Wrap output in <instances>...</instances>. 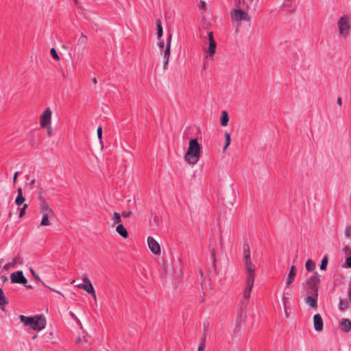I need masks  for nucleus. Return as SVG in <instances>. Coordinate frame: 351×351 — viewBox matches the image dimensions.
<instances>
[{"mask_svg": "<svg viewBox=\"0 0 351 351\" xmlns=\"http://www.w3.org/2000/svg\"><path fill=\"white\" fill-rule=\"evenodd\" d=\"M161 255V249L160 244L155 241V261H157L159 266L158 271L161 278L167 277L171 278L176 281H180L183 277L182 264L180 260L174 265L171 261H169L165 252Z\"/></svg>", "mask_w": 351, "mask_h": 351, "instance_id": "1", "label": "nucleus"}, {"mask_svg": "<svg viewBox=\"0 0 351 351\" xmlns=\"http://www.w3.org/2000/svg\"><path fill=\"white\" fill-rule=\"evenodd\" d=\"M243 262L246 269V279L245 287L243 291V298L241 300L242 304H245L250 298L255 279V266L251 261V257L247 259L243 258Z\"/></svg>", "mask_w": 351, "mask_h": 351, "instance_id": "2", "label": "nucleus"}, {"mask_svg": "<svg viewBox=\"0 0 351 351\" xmlns=\"http://www.w3.org/2000/svg\"><path fill=\"white\" fill-rule=\"evenodd\" d=\"M201 146L196 138H192L189 143V147L184 155V160L189 165H195L200 158Z\"/></svg>", "mask_w": 351, "mask_h": 351, "instance_id": "3", "label": "nucleus"}, {"mask_svg": "<svg viewBox=\"0 0 351 351\" xmlns=\"http://www.w3.org/2000/svg\"><path fill=\"white\" fill-rule=\"evenodd\" d=\"M40 212L43 215V218L40 222V226H49L51 223L49 220V218H52L54 216V211L51 208L49 207L45 199L42 196L41 194L38 196Z\"/></svg>", "mask_w": 351, "mask_h": 351, "instance_id": "4", "label": "nucleus"}, {"mask_svg": "<svg viewBox=\"0 0 351 351\" xmlns=\"http://www.w3.org/2000/svg\"><path fill=\"white\" fill-rule=\"evenodd\" d=\"M171 34H170L167 40V44L164 42H159L158 45L160 49L161 54L163 55L165 61H164V69H167L169 59L170 56V49H171Z\"/></svg>", "mask_w": 351, "mask_h": 351, "instance_id": "5", "label": "nucleus"}, {"mask_svg": "<svg viewBox=\"0 0 351 351\" xmlns=\"http://www.w3.org/2000/svg\"><path fill=\"white\" fill-rule=\"evenodd\" d=\"M337 26L339 28V35L346 37L348 35L350 29V18L346 15L341 16L337 22Z\"/></svg>", "mask_w": 351, "mask_h": 351, "instance_id": "6", "label": "nucleus"}, {"mask_svg": "<svg viewBox=\"0 0 351 351\" xmlns=\"http://www.w3.org/2000/svg\"><path fill=\"white\" fill-rule=\"evenodd\" d=\"M320 282V276L315 272L306 281L308 292H318V286Z\"/></svg>", "mask_w": 351, "mask_h": 351, "instance_id": "7", "label": "nucleus"}, {"mask_svg": "<svg viewBox=\"0 0 351 351\" xmlns=\"http://www.w3.org/2000/svg\"><path fill=\"white\" fill-rule=\"evenodd\" d=\"M231 17L233 21L237 22L241 21L249 22L250 21V17L249 16L248 14L246 12L241 10V9H235L233 12H232Z\"/></svg>", "mask_w": 351, "mask_h": 351, "instance_id": "8", "label": "nucleus"}, {"mask_svg": "<svg viewBox=\"0 0 351 351\" xmlns=\"http://www.w3.org/2000/svg\"><path fill=\"white\" fill-rule=\"evenodd\" d=\"M46 326V319L42 315H38L33 317V324L31 328L34 330H40Z\"/></svg>", "mask_w": 351, "mask_h": 351, "instance_id": "9", "label": "nucleus"}, {"mask_svg": "<svg viewBox=\"0 0 351 351\" xmlns=\"http://www.w3.org/2000/svg\"><path fill=\"white\" fill-rule=\"evenodd\" d=\"M82 280L84 283H80L76 285L80 289L86 291L88 293H93L94 287L86 275H83Z\"/></svg>", "mask_w": 351, "mask_h": 351, "instance_id": "10", "label": "nucleus"}, {"mask_svg": "<svg viewBox=\"0 0 351 351\" xmlns=\"http://www.w3.org/2000/svg\"><path fill=\"white\" fill-rule=\"evenodd\" d=\"M51 110L49 108H47L40 116V127L45 128L51 125Z\"/></svg>", "mask_w": 351, "mask_h": 351, "instance_id": "11", "label": "nucleus"}, {"mask_svg": "<svg viewBox=\"0 0 351 351\" xmlns=\"http://www.w3.org/2000/svg\"><path fill=\"white\" fill-rule=\"evenodd\" d=\"M10 280L12 283H18L22 285H25L27 282V280L24 276L22 271H17L16 272H13L10 275Z\"/></svg>", "mask_w": 351, "mask_h": 351, "instance_id": "12", "label": "nucleus"}, {"mask_svg": "<svg viewBox=\"0 0 351 351\" xmlns=\"http://www.w3.org/2000/svg\"><path fill=\"white\" fill-rule=\"evenodd\" d=\"M312 295L306 297L304 301L305 303L308 305L311 308L317 309V299L318 292H309Z\"/></svg>", "mask_w": 351, "mask_h": 351, "instance_id": "13", "label": "nucleus"}, {"mask_svg": "<svg viewBox=\"0 0 351 351\" xmlns=\"http://www.w3.org/2000/svg\"><path fill=\"white\" fill-rule=\"evenodd\" d=\"M208 38L209 40L208 53L210 56H213L216 53V48H217V43L215 40L214 34H213V32H208Z\"/></svg>", "mask_w": 351, "mask_h": 351, "instance_id": "14", "label": "nucleus"}, {"mask_svg": "<svg viewBox=\"0 0 351 351\" xmlns=\"http://www.w3.org/2000/svg\"><path fill=\"white\" fill-rule=\"evenodd\" d=\"M313 326L316 331L320 332L323 330V319L319 313L313 317Z\"/></svg>", "mask_w": 351, "mask_h": 351, "instance_id": "15", "label": "nucleus"}, {"mask_svg": "<svg viewBox=\"0 0 351 351\" xmlns=\"http://www.w3.org/2000/svg\"><path fill=\"white\" fill-rule=\"evenodd\" d=\"M296 273H297L296 267L294 265H292L290 268V270H289V272L288 274V277H287V280L286 282V284L287 286H289L291 284H292L293 282V281L295 280Z\"/></svg>", "mask_w": 351, "mask_h": 351, "instance_id": "16", "label": "nucleus"}, {"mask_svg": "<svg viewBox=\"0 0 351 351\" xmlns=\"http://www.w3.org/2000/svg\"><path fill=\"white\" fill-rule=\"evenodd\" d=\"M340 327L344 332H348L351 330V322L348 319H343Z\"/></svg>", "mask_w": 351, "mask_h": 351, "instance_id": "17", "label": "nucleus"}, {"mask_svg": "<svg viewBox=\"0 0 351 351\" xmlns=\"http://www.w3.org/2000/svg\"><path fill=\"white\" fill-rule=\"evenodd\" d=\"M18 195L15 199V203L17 206L23 205L24 202L25 201V198L23 196V191L21 188H19L17 190Z\"/></svg>", "mask_w": 351, "mask_h": 351, "instance_id": "18", "label": "nucleus"}, {"mask_svg": "<svg viewBox=\"0 0 351 351\" xmlns=\"http://www.w3.org/2000/svg\"><path fill=\"white\" fill-rule=\"evenodd\" d=\"M116 231L124 239L128 238V232L126 228L122 224H118Z\"/></svg>", "mask_w": 351, "mask_h": 351, "instance_id": "19", "label": "nucleus"}, {"mask_svg": "<svg viewBox=\"0 0 351 351\" xmlns=\"http://www.w3.org/2000/svg\"><path fill=\"white\" fill-rule=\"evenodd\" d=\"M229 121V116L228 112L226 110L222 111L221 116L220 118L221 125L223 127L228 125Z\"/></svg>", "mask_w": 351, "mask_h": 351, "instance_id": "20", "label": "nucleus"}, {"mask_svg": "<svg viewBox=\"0 0 351 351\" xmlns=\"http://www.w3.org/2000/svg\"><path fill=\"white\" fill-rule=\"evenodd\" d=\"M19 319L25 326H29L32 327V324H33V317H26L25 315H21L19 316Z\"/></svg>", "mask_w": 351, "mask_h": 351, "instance_id": "21", "label": "nucleus"}, {"mask_svg": "<svg viewBox=\"0 0 351 351\" xmlns=\"http://www.w3.org/2000/svg\"><path fill=\"white\" fill-rule=\"evenodd\" d=\"M349 301L346 299H339L338 308L340 311H344L348 308Z\"/></svg>", "mask_w": 351, "mask_h": 351, "instance_id": "22", "label": "nucleus"}, {"mask_svg": "<svg viewBox=\"0 0 351 351\" xmlns=\"http://www.w3.org/2000/svg\"><path fill=\"white\" fill-rule=\"evenodd\" d=\"M209 249L211 252L212 258H213V267L215 268L216 262H217V250L215 247L211 244L209 245Z\"/></svg>", "mask_w": 351, "mask_h": 351, "instance_id": "23", "label": "nucleus"}, {"mask_svg": "<svg viewBox=\"0 0 351 351\" xmlns=\"http://www.w3.org/2000/svg\"><path fill=\"white\" fill-rule=\"evenodd\" d=\"M306 269L308 271H313L315 268V264L311 259H308L305 264Z\"/></svg>", "mask_w": 351, "mask_h": 351, "instance_id": "24", "label": "nucleus"}, {"mask_svg": "<svg viewBox=\"0 0 351 351\" xmlns=\"http://www.w3.org/2000/svg\"><path fill=\"white\" fill-rule=\"evenodd\" d=\"M26 180H27V182H26V187L29 188V190H32L34 187V184L36 183V180L35 179H31L30 178V176L29 175H26Z\"/></svg>", "mask_w": 351, "mask_h": 351, "instance_id": "25", "label": "nucleus"}, {"mask_svg": "<svg viewBox=\"0 0 351 351\" xmlns=\"http://www.w3.org/2000/svg\"><path fill=\"white\" fill-rule=\"evenodd\" d=\"M156 23V30H157L158 38L160 39L162 37V34H163L162 23H161V21L159 20H157Z\"/></svg>", "mask_w": 351, "mask_h": 351, "instance_id": "26", "label": "nucleus"}, {"mask_svg": "<svg viewBox=\"0 0 351 351\" xmlns=\"http://www.w3.org/2000/svg\"><path fill=\"white\" fill-rule=\"evenodd\" d=\"M8 304V301L6 299L5 294L2 289H0V307L2 308V306Z\"/></svg>", "mask_w": 351, "mask_h": 351, "instance_id": "27", "label": "nucleus"}, {"mask_svg": "<svg viewBox=\"0 0 351 351\" xmlns=\"http://www.w3.org/2000/svg\"><path fill=\"white\" fill-rule=\"evenodd\" d=\"M243 258L244 259H247L249 258H250V245L247 243H245L243 245Z\"/></svg>", "mask_w": 351, "mask_h": 351, "instance_id": "28", "label": "nucleus"}, {"mask_svg": "<svg viewBox=\"0 0 351 351\" xmlns=\"http://www.w3.org/2000/svg\"><path fill=\"white\" fill-rule=\"evenodd\" d=\"M113 225L115 224H121V215L119 213H114L112 216Z\"/></svg>", "mask_w": 351, "mask_h": 351, "instance_id": "29", "label": "nucleus"}, {"mask_svg": "<svg viewBox=\"0 0 351 351\" xmlns=\"http://www.w3.org/2000/svg\"><path fill=\"white\" fill-rule=\"evenodd\" d=\"M225 145L224 147H223V152H225V151L226 150V149L228 148V147L230 145V142H231V138H230V135L229 133L226 132L225 133Z\"/></svg>", "mask_w": 351, "mask_h": 351, "instance_id": "30", "label": "nucleus"}, {"mask_svg": "<svg viewBox=\"0 0 351 351\" xmlns=\"http://www.w3.org/2000/svg\"><path fill=\"white\" fill-rule=\"evenodd\" d=\"M87 40H88L87 36L85 34H82L81 36L78 38L77 44L79 45H85L87 43Z\"/></svg>", "mask_w": 351, "mask_h": 351, "instance_id": "31", "label": "nucleus"}, {"mask_svg": "<svg viewBox=\"0 0 351 351\" xmlns=\"http://www.w3.org/2000/svg\"><path fill=\"white\" fill-rule=\"evenodd\" d=\"M328 263V256H325L321 262L320 269L325 270L327 267Z\"/></svg>", "mask_w": 351, "mask_h": 351, "instance_id": "32", "label": "nucleus"}, {"mask_svg": "<svg viewBox=\"0 0 351 351\" xmlns=\"http://www.w3.org/2000/svg\"><path fill=\"white\" fill-rule=\"evenodd\" d=\"M12 263H13L14 266H15L16 264L23 265V259L21 256L18 255L13 258Z\"/></svg>", "mask_w": 351, "mask_h": 351, "instance_id": "33", "label": "nucleus"}, {"mask_svg": "<svg viewBox=\"0 0 351 351\" xmlns=\"http://www.w3.org/2000/svg\"><path fill=\"white\" fill-rule=\"evenodd\" d=\"M28 206L27 204H24L23 205V207L20 208V210H19V217H22L25 215V212H26V209L27 208Z\"/></svg>", "mask_w": 351, "mask_h": 351, "instance_id": "34", "label": "nucleus"}, {"mask_svg": "<svg viewBox=\"0 0 351 351\" xmlns=\"http://www.w3.org/2000/svg\"><path fill=\"white\" fill-rule=\"evenodd\" d=\"M147 243L150 250L154 252V238L152 237H148Z\"/></svg>", "mask_w": 351, "mask_h": 351, "instance_id": "35", "label": "nucleus"}, {"mask_svg": "<svg viewBox=\"0 0 351 351\" xmlns=\"http://www.w3.org/2000/svg\"><path fill=\"white\" fill-rule=\"evenodd\" d=\"M50 53L53 58H54L56 60H60V56L58 55V53L54 48L51 49Z\"/></svg>", "mask_w": 351, "mask_h": 351, "instance_id": "36", "label": "nucleus"}, {"mask_svg": "<svg viewBox=\"0 0 351 351\" xmlns=\"http://www.w3.org/2000/svg\"><path fill=\"white\" fill-rule=\"evenodd\" d=\"M242 309L239 310L237 313V324H239L241 322V317H242Z\"/></svg>", "mask_w": 351, "mask_h": 351, "instance_id": "37", "label": "nucleus"}, {"mask_svg": "<svg viewBox=\"0 0 351 351\" xmlns=\"http://www.w3.org/2000/svg\"><path fill=\"white\" fill-rule=\"evenodd\" d=\"M204 338L202 339V341L198 347V351H204L205 343H204Z\"/></svg>", "mask_w": 351, "mask_h": 351, "instance_id": "38", "label": "nucleus"}, {"mask_svg": "<svg viewBox=\"0 0 351 351\" xmlns=\"http://www.w3.org/2000/svg\"><path fill=\"white\" fill-rule=\"evenodd\" d=\"M345 235L346 237H350L351 236V226H346L344 231Z\"/></svg>", "mask_w": 351, "mask_h": 351, "instance_id": "39", "label": "nucleus"}, {"mask_svg": "<svg viewBox=\"0 0 351 351\" xmlns=\"http://www.w3.org/2000/svg\"><path fill=\"white\" fill-rule=\"evenodd\" d=\"M45 128L47 129V134L49 136H51L53 135V130H52V128H51V125H49V126L45 127Z\"/></svg>", "mask_w": 351, "mask_h": 351, "instance_id": "40", "label": "nucleus"}, {"mask_svg": "<svg viewBox=\"0 0 351 351\" xmlns=\"http://www.w3.org/2000/svg\"><path fill=\"white\" fill-rule=\"evenodd\" d=\"M98 138L101 140L102 138V128L99 126L97 130Z\"/></svg>", "mask_w": 351, "mask_h": 351, "instance_id": "41", "label": "nucleus"}, {"mask_svg": "<svg viewBox=\"0 0 351 351\" xmlns=\"http://www.w3.org/2000/svg\"><path fill=\"white\" fill-rule=\"evenodd\" d=\"M14 265L12 262L10 263H8L7 264H5L3 267V270H8L10 267H14Z\"/></svg>", "mask_w": 351, "mask_h": 351, "instance_id": "42", "label": "nucleus"}, {"mask_svg": "<svg viewBox=\"0 0 351 351\" xmlns=\"http://www.w3.org/2000/svg\"><path fill=\"white\" fill-rule=\"evenodd\" d=\"M132 211H123L121 215L123 217H129L132 215Z\"/></svg>", "mask_w": 351, "mask_h": 351, "instance_id": "43", "label": "nucleus"}, {"mask_svg": "<svg viewBox=\"0 0 351 351\" xmlns=\"http://www.w3.org/2000/svg\"><path fill=\"white\" fill-rule=\"evenodd\" d=\"M29 270H30V272L32 273V274L35 277V278L37 280H40V278L39 276L36 274L34 270L32 268H30Z\"/></svg>", "mask_w": 351, "mask_h": 351, "instance_id": "44", "label": "nucleus"}, {"mask_svg": "<svg viewBox=\"0 0 351 351\" xmlns=\"http://www.w3.org/2000/svg\"><path fill=\"white\" fill-rule=\"evenodd\" d=\"M347 267L351 268V256L346 258Z\"/></svg>", "mask_w": 351, "mask_h": 351, "instance_id": "45", "label": "nucleus"}, {"mask_svg": "<svg viewBox=\"0 0 351 351\" xmlns=\"http://www.w3.org/2000/svg\"><path fill=\"white\" fill-rule=\"evenodd\" d=\"M199 274L200 278L202 279L201 285H202L203 284V281H204V272H203L202 269H199Z\"/></svg>", "mask_w": 351, "mask_h": 351, "instance_id": "46", "label": "nucleus"}, {"mask_svg": "<svg viewBox=\"0 0 351 351\" xmlns=\"http://www.w3.org/2000/svg\"><path fill=\"white\" fill-rule=\"evenodd\" d=\"M206 2L204 1H200L199 2V8L204 9L206 8Z\"/></svg>", "mask_w": 351, "mask_h": 351, "instance_id": "47", "label": "nucleus"}, {"mask_svg": "<svg viewBox=\"0 0 351 351\" xmlns=\"http://www.w3.org/2000/svg\"><path fill=\"white\" fill-rule=\"evenodd\" d=\"M18 175H19V172L18 171H16L14 173V174L13 182H14V184L16 183V182L17 180Z\"/></svg>", "mask_w": 351, "mask_h": 351, "instance_id": "48", "label": "nucleus"}, {"mask_svg": "<svg viewBox=\"0 0 351 351\" xmlns=\"http://www.w3.org/2000/svg\"><path fill=\"white\" fill-rule=\"evenodd\" d=\"M289 298L287 297L283 296L282 300L284 303V306H287V302H288Z\"/></svg>", "mask_w": 351, "mask_h": 351, "instance_id": "49", "label": "nucleus"}, {"mask_svg": "<svg viewBox=\"0 0 351 351\" xmlns=\"http://www.w3.org/2000/svg\"><path fill=\"white\" fill-rule=\"evenodd\" d=\"M94 300H96L97 299V295H96V293H95V289L93 290V293H89Z\"/></svg>", "mask_w": 351, "mask_h": 351, "instance_id": "50", "label": "nucleus"}, {"mask_svg": "<svg viewBox=\"0 0 351 351\" xmlns=\"http://www.w3.org/2000/svg\"><path fill=\"white\" fill-rule=\"evenodd\" d=\"M1 280L3 282H6L8 280V277L5 276H1Z\"/></svg>", "mask_w": 351, "mask_h": 351, "instance_id": "51", "label": "nucleus"}, {"mask_svg": "<svg viewBox=\"0 0 351 351\" xmlns=\"http://www.w3.org/2000/svg\"><path fill=\"white\" fill-rule=\"evenodd\" d=\"M337 104L341 106V104H342V100H341V97H338L337 99Z\"/></svg>", "mask_w": 351, "mask_h": 351, "instance_id": "52", "label": "nucleus"}, {"mask_svg": "<svg viewBox=\"0 0 351 351\" xmlns=\"http://www.w3.org/2000/svg\"><path fill=\"white\" fill-rule=\"evenodd\" d=\"M285 311L286 317H289V313H288V311H287V306H285Z\"/></svg>", "mask_w": 351, "mask_h": 351, "instance_id": "53", "label": "nucleus"}, {"mask_svg": "<svg viewBox=\"0 0 351 351\" xmlns=\"http://www.w3.org/2000/svg\"><path fill=\"white\" fill-rule=\"evenodd\" d=\"M219 243H220L221 247H223V239H222L221 236L220 237Z\"/></svg>", "mask_w": 351, "mask_h": 351, "instance_id": "54", "label": "nucleus"}, {"mask_svg": "<svg viewBox=\"0 0 351 351\" xmlns=\"http://www.w3.org/2000/svg\"><path fill=\"white\" fill-rule=\"evenodd\" d=\"M348 298H349V301L351 302V290L349 289V291H348Z\"/></svg>", "mask_w": 351, "mask_h": 351, "instance_id": "55", "label": "nucleus"}, {"mask_svg": "<svg viewBox=\"0 0 351 351\" xmlns=\"http://www.w3.org/2000/svg\"><path fill=\"white\" fill-rule=\"evenodd\" d=\"M93 83L94 84H96L97 83V78H96V77H94V78L93 79Z\"/></svg>", "mask_w": 351, "mask_h": 351, "instance_id": "56", "label": "nucleus"}, {"mask_svg": "<svg viewBox=\"0 0 351 351\" xmlns=\"http://www.w3.org/2000/svg\"><path fill=\"white\" fill-rule=\"evenodd\" d=\"M25 285V287H26V288H27V289H32V285H26V284H25V285Z\"/></svg>", "mask_w": 351, "mask_h": 351, "instance_id": "57", "label": "nucleus"}, {"mask_svg": "<svg viewBox=\"0 0 351 351\" xmlns=\"http://www.w3.org/2000/svg\"><path fill=\"white\" fill-rule=\"evenodd\" d=\"M77 343H80L81 342V339L80 337L77 339Z\"/></svg>", "mask_w": 351, "mask_h": 351, "instance_id": "58", "label": "nucleus"}, {"mask_svg": "<svg viewBox=\"0 0 351 351\" xmlns=\"http://www.w3.org/2000/svg\"><path fill=\"white\" fill-rule=\"evenodd\" d=\"M36 337H37L36 335H34V336L32 337V339H36Z\"/></svg>", "mask_w": 351, "mask_h": 351, "instance_id": "59", "label": "nucleus"}, {"mask_svg": "<svg viewBox=\"0 0 351 351\" xmlns=\"http://www.w3.org/2000/svg\"><path fill=\"white\" fill-rule=\"evenodd\" d=\"M52 290H53V291H56V292H57V291H55V289H52ZM58 293H60V292H59V291H58Z\"/></svg>", "mask_w": 351, "mask_h": 351, "instance_id": "60", "label": "nucleus"}, {"mask_svg": "<svg viewBox=\"0 0 351 351\" xmlns=\"http://www.w3.org/2000/svg\"><path fill=\"white\" fill-rule=\"evenodd\" d=\"M75 2H77V0H74Z\"/></svg>", "mask_w": 351, "mask_h": 351, "instance_id": "61", "label": "nucleus"}]
</instances>
